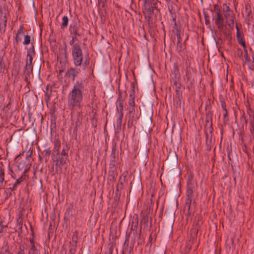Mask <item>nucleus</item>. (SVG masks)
<instances>
[{
    "instance_id": "42",
    "label": "nucleus",
    "mask_w": 254,
    "mask_h": 254,
    "mask_svg": "<svg viewBox=\"0 0 254 254\" xmlns=\"http://www.w3.org/2000/svg\"><path fill=\"white\" fill-rule=\"evenodd\" d=\"M25 246L24 245H20L18 248V251L17 254H24Z\"/></svg>"
},
{
    "instance_id": "57",
    "label": "nucleus",
    "mask_w": 254,
    "mask_h": 254,
    "mask_svg": "<svg viewBox=\"0 0 254 254\" xmlns=\"http://www.w3.org/2000/svg\"><path fill=\"white\" fill-rule=\"evenodd\" d=\"M24 81L27 83V85L25 87V88L27 87L28 89V90L29 91V85H30V80L28 79L27 78H24Z\"/></svg>"
},
{
    "instance_id": "31",
    "label": "nucleus",
    "mask_w": 254,
    "mask_h": 254,
    "mask_svg": "<svg viewBox=\"0 0 254 254\" xmlns=\"http://www.w3.org/2000/svg\"><path fill=\"white\" fill-rule=\"evenodd\" d=\"M193 197V190L190 187H188L186 191V199H192Z\"/></svg>"
},
{
    "instance_id": "64",
    "label": "nucleus",
    "mask_w": 254,
    "mask_h": 254,
    "mask_svg": "<svg viewBox=\"0 0 254 254\" xmlns=\"http://www.w3.org/2000/svg\"><path fill=\"white\" fill-rule=\"evenodd\" d=\"M52 155H54L55 156V157H60V151H57V152H55V151H53V152H52Z\"/></svg>"
},
{
    "instance_id": "2",
    "label": "nucleus",
    "mask_w": 254,
    "mask_h": 254,
    "mask_svg": "<svg viewBox=\"0 0 254 254\" xmlns=\"http://www.w3.org/2000/svg\"><path fill=\"white\" fill-rule=\"evenodd\" d=\"M178 164V157L176 152L170 150L166 159V167L171 176L180 174Z\"/></svg>"
},
{
    "instance_id": "30",
    "label": "nucleus",
    "mask_w": 254,
    "mask_h": 254,
    "mask_svg": "<svg viewBox=\"0 0 254 254\" xmlns=\"http://www.w3.org/2000/svg\"><path fill=\"white\" fill-rule=\"evenodd\" d=\"M247 114L249 115L248 120L250 121V125L254 124V111L250 108L247 109Z\"/></svg>"
},
{
    "instance_id": "22",
    "label": "nucleus",
    "mask_w": 254,
    "mask_h": 254,
    "mask_svg": "<svg viewBox=\"0 0 254 254\" xmlns=\"http://www.w3.org/2000/svg\"><path fill=\"white\" fill-rule=\"evenodd\" d=\"M24 68V78L26 77L29 80L33 75V64H25Z\"/></svg>"
},
{
    "instance_id": "7",
    "label": "nucleus",
    "mask_w": 254,
    "mask_h": 254,
    "mask_svg": "<svg viewBox=\"0 0 254 254\" xmlns=\"http://www.w3.org/2000/svg\"><path fill=\"white\" fill-rule=\"evenodd\" d=\"M128 113V121L127 125L128 127H131L134 123H136L139 119L140 115L138 112L135 110V108H127Z\"/></svg>"
},
{
    "instance_id": "26",
    "label": "nucleus",
    "mask_w": 254,
    "mask_h": 254,
    "mask_svg": "<svg viewBox=\"0 0 254 254\" xmlns=\"http://www.w3.org/2000/svg\"><path fill=\"white\" fill-rule=\"evenodd\" d=\"M22 226H23V218L22 217H19L17 220L16 226L18 227L17 230L18 236L20 237L22 233Z\"/></svg>"
},
{
    "instance_id": "9",
    "label": "nucleus",
    "mask_w": 254,
    "mask_h": 254,
    "mask_svg": "<svg viewBox=\"0 0 254 254\" xmlns=\"http://www.w3.org/2000/svg\"><path fill=\"white\" fill-rule=\"evenodd\" d=\"M206 118L205 121V125L204 127L205 129H206V131H209L210 133L213 132V128L212 127V117L213 115V113L210 109L207 110L206 108Z\"/></svg>"
},
{
    "instance_id": "36",
    "label": "nucleus",
    "mask_w": 254,
    "mask_h": 254,
    "mask_svg": "<svg viewBox=\"0 0 254 254\" xmlns=\"http://www.w3.org/2000/svg\"><path fill=\"white\" fill-rule=\"evenodd\" d=\"M198 232V229L196 227H193L190 230V235L192 239H194L196 238L197 233Z\"/></svg>"
},
{
    "instance_id": "24",
    "label": "nucleus",
    "mask_w": 254,
    "mask_h": 254,
    "mask_svg": "<svg viewBox=\"0 0 254 254\" xmlns=\"http://www.w3.org/2000/svg\"><path fill=\"white\" fill-rule=\"evenodd\" d=\"M26 136L31 140H34L37 137L36 131L35 129H27Z\"/></svg>"
},
{
    "instance_id": "4",
    "label": "nucleus",
    "mask_w": 254,
    "mask_h": 254,
    "mask_svg": "<svg viewBox=\"0 0 254 254\" xmlns=\"http://www.w3.org/2000/svg\"><path fill=\"white\" fill-rule=\"evenodd\" d=\"M159 4L160 2L158 0H143V13L150 19L156 12L159 11Z\"/></svg>"
},
{
    "instance_id": "19",
    "label": "nucleus",
    "mask_w": 254,
    "mask_h": 254,
    "mask_svg": "<svg viewBox=\"0 0 254 254\" xmlns=\"http://www.w3.org/2000/svg\"><path fill=\"white\" fill-rule=\"evenodd\" d=\"M124 100L121 93H120L116 102L117 110L119 113H123Z\"/></svg>"
},
{
    "instance_id": "27",
    "label": "nucleus",
    "mask_w": 254,
    "mask_h": 254,
    "mask_svg": "<svg viewBox=\"0 0 254 254\" xmlns=\"http://www.w3.org/2000/svg\"><path fill=\"white\" fill-rule=\"evenodd\" d=\"M41 154L45 158V162L47 163L50 158V155H52V151L50 148H47L41 151Z\"/></svg>"
},
{
    "instance_id": "46",
    "label": "nucleus",
    "mask_w": 254,
    "mask_h": 254,
    "mask_svg": "<svg viewBox=\"0 0 254 254\" xmlns=\"http://www.w3.org/2000/svg\"><path fill=\"white\" fill-rule=\"evenodd\" d=\"M41 68V64H36L35 67V74H39L40 72V69Z\"/></svg>"
},
{
    "instance_id": "29",
    "label": "nucleus",
    "mask_w": 254,
    "mask_h": 254,
    "mask_svg": "<svg viewBox=\"0 0 254 254\" xmlns=\"http://www.w3.org/2000/svg\"><path fill=\"white\" fill-rule=\"evenodd\" d=\"M141 185V180L140 176H137L135 179H133V181L130 183L131 187L133 186L134 187H139Z\"/></svg>"
},
{
    "instance_id": "40",
    "label": "nucleus",
    "mask_w": 254,
    "mask_h": 254,
    "mask_svg": "<svg viewBox=\"0 0 254 254\" xmlns=\"http://www.w3.org/2000/svg\"><path fill=\"white\" fill-rule=\"evenodd\" d=\"M23 36L24 37V40L23 42V45H27L29 44H30V41H31L30 36L28 35H23Z\"/></svg>"
},
{
    "instance_id": "52",
    "label": "nucleus",
    "mask_w": 254,
    "mask_h": 254,
    "mask_svg": "<svg viewBox=\"0 0 254 254\" xmlns=\"http://www.w3.org/2000/svg\"><path fill=\"white\" fill-rule=\"evenodd\" d=\"M124 184L123 182L119 183L116 186V190L117 191L118 190H121L123 189Z\"/></svg>"
},
{
    "instance_id": "63",
    "label": "nucleus",
    "mask_w": 254,
    "mask_h": 254,
    "mask_svg": "<svg viewBox=\"0 0 254 254\" xmlns=\"http://www.w3.org/2000/svg\"><path fill=\"white\" fill-rule=\"evenodd\" d=\"M19 34L16 33L15 37V43L17 45H18L19 42L20 41V39L19 38Z\"/></svg>"
},
{
    "instance_id": "8",
    "label": "nucleus",
    "mask_w": 254,
    "mask_h": 254,
    "mask_svg": "<svg viewBox=\"0 0 254 254\" xmlns=\"http://www.w3.org/2000/svg\"><path fill=\"white\" fill-rule=\"evenodd\" d=\"M72 54L74 61V63L81 64L83 61V55L80 46L75 44L72 48Z\"/></svg>"
},
{
    "instance_id": "17",
    "label": "nucleus",
    "mask_w": 254,
    "mask_h": 254,
    "mask_svg": "<svg viewBox=\"0 0 254 254\" xmlns=\"http://www.w3.org/2000/svg\"><path fill=\"white\" fill-rule=\"evenodd\" d=\"M35 56V48L33 43H31V46L30 47L27 51V59L26 61V64H32L33 61V56Z\"/></svg>"
},
{
    "instance_id": "38",
    "label": "nucleus",
    "mask_w": 254,
    "mask_h": 254,
    "mask_svg": "<svg viewBox=\"0 0 254 254\" xmlns=\"http://www.w3.org/2000/svg\"><path fill=\"white\" fill-rule=\"evenodd\" d=\"M123 118V113H119V117L117 121V124L118 127H121Z\"/></svg>"
},
{
    "instance_id": "10",
    "label": "nucleus",
    "mask_w": 254,
    "mask_h": 254,
    "mask_svg": "<svg viewBox=\"0 0 254 254\" xmlns=\"http://www.w3.org/2000/svg\"><path fill=\"white\" fill-rule=\"evenodd\" d=\"M175 213L174 210L171 211L169 213V218L167 220L164 226V227L168 229V233L170 234L173 232V227L175 219Z\"/></svg>"
},
{
    "instance_id": "13",
    "label": "nucleus",
    "mask_w": 254,
    "mask_h": 254,
    "mask_svg": "<svg viewBox=\"0 0 254 254\" xmlns=\"http://www.w3.org/2000/svg\"><path fill=\"white\" fill-rule=\"evenodd\" d=\"M80 25L76 21L72 22L69 26V31L71 35L80 36L81 33L80 32Z\"/></svg>"
},
{
    "instance_id": "35",
    "label": "nucleus",
    "mask_w": 254,
    "mask_h": 254,
    "mask_svg": "<svg viewBox=\"0 0 254 254\" xmlns=\"http://www.w3.org/2000/svg\"><path fill=\"white\" fill-rule=\"evenodd\" d=\"M185 46L183 45V44L182 43V41L178 40L176 46L177 51L179 53H180L183 50L185 49Z\"/></svg>"
},
{
    "instance_id": "59",
    "label": "nucleus",
    "mask_w": 254,
    "mask_h": 254,
    "mask_svg": "<svg viewBox=\"0 0 254 254\" xmlns=\"http://www.w3.org/2000/svg\"><path fill=\"white\" fill-rule=\"evenodd\" d=\"M250 131L251 132L252 135H253V137L254 138V123L253 124H250Z\"/></svg>"
},
{
    "instance_id": "49",
    "label": "nucleus",
    "mask_w": 254,
    "mask_h": 254,
    "mask_svg": "<svg viewBox=\"0 0 254 254\" xmlns=\"http://www.w3.org/2000/svg\"><path fill=\"white\" fill-rule=\"evenodd\" d=\"M214 10L216 11V14L221 12V10L219 5L218 4H215L214 5Z\"/></svg>"
},
{
    "instance_id": "1",
    "label": "nucleus",
    "mask_w": 254,
    "mask_h": 254,
    "mask_svg": "<svg viewBox=\"0 0 254 254\" xmlns=\"http://www.w3.org/2000/svg\"><path fill=\"white\" fill-rule=\"evenodd\" d=\"M84 90V81H76L68 97V105L70 109L74 111L82 107L83 92Z\"/></svg>"
},
{
    "instance_id": "60",
    "label": "nucleus",
    "mask_w": 254,
    "mask_h": 254,
    "mask_svg": "<svg viewBox=\"0 0 254 254\" xmlns=\"http://www.w3.org/2000/svg\"><path fill=\"white\" fill-rule=\"evenodd\" d=\"M76 36L72 35V39L69 41V44L70 45H72L73 46V45H75L74 44V43L75 40L76 39Z\"/></svg>"
},
{
    "instance_id": "5",
    "label": "nucleus",
    "mask_w": 254,
    "mask_h": 254,
    "mask_svg": "<svg viewBox=\"0 0 254 254\" xmlns=\"http://www.w3.org/2000/svg\"><path fill=\"white\" fill-rule=\"evenodd\" d=\"M140 110L142 112L143 122L147 125L151 124L153 115V104L149 102H145L142 104Z\"/></svg>"
},
{
    "instance_id": "32",
    "label": "nucleus",
    "mask_w": 254,
    "mask_h": 254,
    "mask_svg": "<svg viewBox=\"0 0 254 254\" xmlns=\"http://www.w3.org/2000/svg\"><path fill=\"white\" fill-rule=\"evenodd\" d=\"M63 22L61 25V29H64L67 27L68 23V18L67 16H64L62 18Z\"/></svg>"
},
{
    "instance_id": "6",
    "label": "nucleus",
    "mask_w": 254,
    "mask_h": 254,
    "mask_svg": "<svg viewBox=\"0 0 254 254\" xmlns=\"http://www.w3.org/2000/svg\"><path fill=\"white\" fill-rule=\"evenodd\" d=\"M141 138L143 142L139 153L142 161L144 162L147 160L148 156L149 149L147 147V141H148L149 137L147 133H143L141 135Z\"/></svg>"
},
{
    "instance_id": "12",
    "label": "nucleus",
    "mask_w": 254,
    "mask_h": 254,
    "mask_svg": "<svg viewBox=\"0 0 254 254\" xmlns=\"http://www.w3.org/2000/svg\"><path fill=\"white\" fill-rule=\"evenodd\" d=\"M213 132L210 133L209 131L205 129V144L206 146V150L209 151L211 150L212 146L214 145L215 139H213Z\"/></svg>"
},
{
    "instance_id": "54",
    "label": "nucleus",
    "mask_w": 254,
    "mask_h": 254,
    "mask_svg": "<svg viewBox=\"0 0 254 254\" xmlns=\"http://www.w3.org/2000/svg\"><path fill=\"white\" fill-rule=\"evenodd\" d=\"M227 23L231 30L234 29V21H229L227 22Z\"/></svg>"
},
{
    "instance_id": "25",
    "label": "nucleus",
    "mask_w": 254,
    "mask_h": 254,
    "mask_svg": "<svg viewBox=\"0 0 254 254\" xmlns=\"http://www.w3.org/2000/svg\"><path fill=\"white\" fill-rule=\"evenodd\" d=\"M80 71V69L76 67L75 68H71L68 70V76L69 77L72 76V79L74 81L76 76Z\"/></svg>"
},
{
    "instance_id": "39",
    "label": "nucleus",
    "mask_w": 254,
    "mask_h": 254,
    "mask_svg": "<svg viewBox=\"0 0 254 254\" xmlns=\"http://www.w3.org/2000/svg\"><path fill=\"white\" fill-rule=\"evenodd\" d=\"M192 200V199H186L185 208L187 209L188 210H190Z\"/></svg>"
},
{
    "instance_id": "11",
    "label": "nucleus",
    "mask_w": 254,
    "mask_h": 254,
    "mask_svg": "<svg viewBox=\"0 0 254 254\" xmlns=\"http://www.w3.org/2000/svg\"><path fill=\"white\" fill-rule=\"evenodd\" d=\"M151 207L150 206H147L145 212L142 214V219L141 220V223L145 224L147 226V224L149 221L150 227H152V218L150 216Z\"/></svg>"
},
{
    "instance_id": "44",
    "label": "nucleus",
    "mask_w": 254,
    "mask_h": 254,
    "mask_svg": "<svg viewBox=\"0 0 254 254\" xmlns=\"http://www.w3.org/2000/svg\"><path fill=\"white\" fill-rule=\"evenodd\" d=\"M114 249V245L111 244L109 245V248L108 252L106 253V254H113V250Z\"/></svg>"
},
{
    "instance_id": "45",
    "label": "nucleus",
    "mask_w": 254,
    "mask_h": 254,
    "mask_svg": "<svg viewBox=\"0 0 254 254\" xmlns=\"http://www.w3.org/2000/svg\"><path fill=\"white\" fill-rule=\"evenodd\" d=\"M24 179V178L22 175L20 178L16 180L15 183L14 184L17 187V186L19 185L23 181Z\"/></svg>"
},
{
    "instance_id": "55",
    "label": "nucleus",
    "mask_w": 254,
    "mask_h": 254,
    "mask_svg": "<svg viewBox=\"0 0 254 254\" xmlns=\"http://www.w3.org/2000/svg\"><path fill=\"white\" fill-rule=\"evenodd\" d=\"M220 103H221L222 108L225 112H226L227 109H226V103H225V101L223 100H221Z\"/></svg>"
},
{
    "instance_id": "16",
    "label": "nucleus",
    "mask_w": 254,
    "mask_h": 254,
    "mask_svg": "<svg viewBox=\"0 0 254 254\" xmlns=\"http://www.w3.org/2000/svg\"><path fill=\"white\" fill-rule=\"evenodd\" d=\"M236 29H237L236 36H237V39L238 43L243 46L244 51L246 56H247V52H247V46H246L245 42L243 39V36L240 34V30H239V27H238L237 23L236 24Z\"/></svg>"
},
{
    "instance_id": "58",
    "label": "nucleus",
    "mask_w": 254,
    "mask_h": 254,
    "mask_svg": "<svg viewBox=\"0 0 254 254\" xmlns=\"http://www.w3.org/2000/svg\"><path fill=\"white\" fill-rule=\"evenodd\" d=\"M177 30H180V28L179 27H178V26L177 25L176 22H175V23H174L172 32H175V31H176Z\"/></svg>"
},
{
    "instance_id": "51",
    "label": "nucleus",
    "mask_w": 254,
    "mask_h": 254,
    "mask_svg": "<svg viewBox=\"0 0 254 254\" xmlns=\"http://www.w3.org/2000/svg\"><path fill=\"white\" fill-rule=\"evenodd\" d=\"M225 19H226V22L234 21L235 19V16L233 13L232 14H231L230 16H228V18H226Z\"/></svg>"
},
{
    "instance_id": "21",
    "label": "nucleus",
    "mask_w": 254,
    "mask_h": 254,
    "mask_svg": "<svg viewBox=\"0 0 254 254\" xmlns=\"http://www.w3.org/2000/svg\"><path fill=\"white\" fill-rule=\"evenodd\" d=\"M7 23V17L5 13L3 15L1 14L0 22V32L1 34H3L5 32Z\"/></svg>"
},
{
    "instance_id": "18",
    "label": "nucleus",
    "mask_w": 254,
    "mask_h": 254,
    "mask_svg": "<svg viewBox=\"0 0 254 254\" xmlns=\"http://www.w3.org/2000/svg\"><path fill=\"white\" fill-rule=\"evenodd\" d=\"M216 14L215 24L217 25L218 29L219 30L222 29L224 27V17L221 12Z\"/></svg>"
},
{
    "instance_id": "28",
    "label": "nucleus",
    "mask_w": 254,
    "mask_h": 254,
    "mask_svg": "<svg viewBox=\"0 0 254 254\" xmlns=\"http://www.w3.org/2000/svg\"><path fill=\"white\" fill-rule=\"evenodd\" d=\"M4 176L5 174L4 169L1 166H0V190L3 187L4 184L6 183V182H4Z\"/></svg>"
},
{
    "instance_id": "47",
    "label": "nucleus",
    "mask_w": 254,
    "mask_h": 254,
    "mask_svg": "<svg viewBox=\"0 0 254 254\" xmlns=\"http://www.w3.org/2000/svg\"><path fill=\"white\" fill-rule=\"evenodd\" d=\"M23 30H24L23 25H21L20 26L19 29L17 31V33L19 35H21L23 36V35H24Z\"/></svg>"
},
{
    "instance_id": "50",
    "label": "nucleus",
    "mask_w": 254,
    "mask_h": 254,
    "mask_svg": "<svg viewBox=\"0 0 254 254\" xmlns=\"http://www.w3.org/2000/svg\"><path fill=\"white\" fill-rule=\"evenodd\" d=\"M223 12H228L232 11V10L230 9V7L227 5L226 4L224 3L223 4Z\"/></svg>"
},
{
    "instance_id": "23",
    "label": "nucleus",
    "mask_w": 254,
    "mask_h": 254,
    "mask_svg": "<svg viewBox=\"0 0 254 254\" xmlns=\"http://www.w3.org/2000/svg\"><path fill=\"white\" fill-rule=\"evenodd\" d=\"M52 87L49 85H47L46 88V91H45V100L48 103L50 100V97L52 95Z\"/></svg>"
},
{
    "instance_id": "41",
    "label": "nucleus",
    "mask_w": 254,
    "mask_h": 254,
    "mask_svg": "<svg viewBox=\"0 0 254 254\" xmlns=\"http://www.w3.org/2000/svg\"><path fill=\"white\" fill-rule=\"evenodd\" d=\"M68 157L64 156H61L59 157V162L63 166L66 163V161L67 160Z\"/></svg>"
},
{
    "instance_id": "15",
    "label": "nucleus",
    "mask_w": 254,
    "mask_h": 254,
    "mask_svg": "<svg viewBox=\"0 0 254 254\" xmlns=\"http://www.w3.org/2000/svg\"><path fill=\"white\" fill-rule=\"evenodd\" d=\"M110 166L108 180L110 182H113L115 181L116 178L118 175L117 168L114 163H113V162H110Z\"/></svg>"
},
{
    "instance_id": "20",
    "label": "nucleus",
    "mask_w": 254,
    "mask_h": 254,
    "mask_svg": "<svg viewBox=\"0 0 254 254\" xmlns=\"http://www.w3.org/2000/svg\"><path fill=\"white\" fill-rule=\"evenodd\" d=\"M132 90L129 94V99L128 101V108H135V104L134 102V83H131Z\"/></svg>"
},
{
    "instance_id": "56",
    "label": "nucleus",
    "mask_w": 254,
    "mask_h": 254,
    "mask_svg": "<svg viewBox=\"0 0 254 254\" xmlns=\"http://www.w3.org/2000/svg\"><path fill=\"white\" fill-rule=\"evenodd\" d=\"M76 245H75V244H74V245H72L71 246V248H70L69 249V253H70V254H73L75 251V247H76Z\"/></svg>"
},
{
    "instance_id": "43",
    "label": "nucleus",
    "mask_w": 254,
    "mask_h": 254,
    "mask_svg": "<svg viewBox=\"0 0 254 254\" xmlns=\"http://www.w3.org/2000/svg\"><path fill=\"white\" fill-rule=\"evenodd\" d=\"M177 36V40L182 41L181 34V30H177L175 32H173Z\"/></svg>"
},
{
    "instance_id": "61",
    "label": "nucleus",
    "mask_w": 254,
    "mask_h": 254,
    "mask_svg": "<svg viewBox=\"0 0 254 254\" xmlns=\"http://www.w3.org/2000/svg\"><path fill=\"white\" fill-rule=\"evenodd\" d=\"M38 251L39 250L36 248L35 244H33L32 245H31V248L29 251L36 252Z\"/></svg>"
},
{
    "instance_id": "33",
    "label": "nucleus",
    "mask_w": 254,
    "mask_h": 254,
    "mask_svg": "<svg viewBox=\"0 0 254 254\" xmlns=\"http://www.w3.org/2000/svg\"><path fill=\"white\" fill-rule=\"evenodd\" d=\"M248 119H247L244 114L240 118V121L242 124V127L244 129L245 128H247V123H248Z\"/></svg>"
},
{
    "instance_id": "3",
    "label": "nucleus",
    "mask_w": 254,
    "mask_h": 254,
    "mask_svg": "<svg viewBox=\"0 0 254 254\" xmlns=\"http://www.w3.org/2000/svg\"><path fill=\"white\" fill-rule=\"evenodd\" d=\"M26 153V156L24 159L18 162L17 168L18 170L23 171V173H26L30 168L33 159L31 155L33 154V150L31 147L29 148L27 151H23L22 153L17 155L15 158V160L18 161L19 158L24 154Z\"/></svg>"
},
{
    "instance_id": "48",
    "label": "nucleus",
    "mask_w": 254,
    "mask_h": 254,
    "mask_svg": "<svg viewBox=\"0 0 254 254\" xmlns=\"http://www.w3.org/2000/svg\"><path fill=\"white\" fill-rule=\"evenodd\" d=\"M176 96L179 100V101H181V100L182 99V93L181 90H177L176 91Z\"/></svg>"
},
{
    "instance_id": "14",
    "label": "nucleus",
    "mask_w": 254,
    "mask_h": 254,
    "mask_svg": "<svg viewBox=\"0 0 254 254\" xmlns=\"http://www.w3.org/2000/svg\"><path fill=\"white\" fill-rule=\"evenodd\" d=\"M130 234L127 235L125 242L123 244L122 254H130L133 250V245H129V239Z\"/></svg>"
},
{
    "instance_id": "34",
    "label": "nucleus",
    "mask_w": 254,
    "mask_h": 254,
    "mask_svg": "<svg viewBox=\"0 0 254 254\" xmlns=\"http://www.w3.org/2000/svg\"><path fill=\"white\" fill-rule=\"evenodd\" d=\"M54 147L53 151H60L61 148V141L58 140H55L54 142Z\"/></svg>"
},
{
    "instance_id": "62",
    "label": "nucleus",
    "mask_w": 254,
    "mask_h": 254,
    "mask_svg": "<svg viewBox=\"0 0 254 254\" xmlns=\"http://www.w3.org/2000/svg\"><path fill=\"white\" fill-rule=\"evenodd\" d=\"M223 13H224V17L225 18H228V16H229L231 15V14H233V11H230L229 12H223Z\"/></svg>"
},
{
    "instance_id": "37",
    "label": "nucleus",
    "mask_w": 254,
    "mask_h": 254,
    "mask_svg": "<svg viewBox=\"0 0 254 254\" xmlns=\"http://www.w3.org/2000/svg\"><path fill=\"white\" fill-rule=\"evenodd\" d=\"M78 232L77 231H75L73 232V235L72 236V242L76 245L78 241Z\"/></svg>"
},
{
    "instance_id": "53",
    "label": "nucleus",
    "mask_w": 254,
    "mask_h": 254,
    "mask_svg": "<svg viewBox=\"0 0 254 254\" xmlns=\"http://www.w3.org/2000/svg\"><path fill=\"white\" fill-rule=\"evenodd\" d=\"M61 155L62 156H64V157H68V151H67V150H66L64 148H63L62 151Z\"/></svg>"
}]
</instances>
